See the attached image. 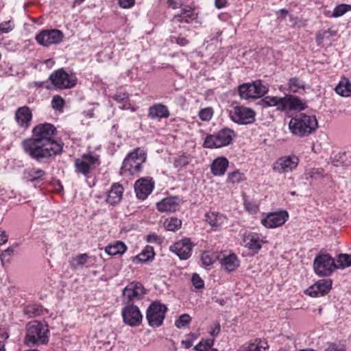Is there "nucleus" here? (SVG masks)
Here are the masks:
<instances>
[{"instance_id": "obj_1", "label": "nucleus", "mask_w": 351, "mask_h": 351, "mask_svg": "<svg viewBox=\"0 0 351 351\" xmlns=\"http://www.w3.org/2000/svg\"><path fill=\"white\" fill-rule=\"evenodd\" d=\"M56 128L51 123H41L32 130V137L22 142L25 152L36 161L45 163L62 152V145L53 139Z\"/></svg>"}, {"instance_id": "obj_2", "label": "nucleus", "mask_w": 351, "mask_h": 351, "mask_svg": "<svg viewBox=\"0 0 351 351\" xmlns=\"http://www.w3.org/2000/svg\"><path fill=\"white\" fill-rule=\"evenodd\" d=\"M264 108L275 107L279 112L288 113L291 111H302L307 108V105L302 99L292 95L284 97L268 95L262 99Z\"/></svg>"}, {"instance_id": "obj_3", "label": "nucleus", "mask_w": 351, "mask_h": 351, "mask_svg": "<svg viewBox=\"0 0 351 351\" xmlns=\"http://www.w3.org/2000/svg\"><path fill=\"white\" fill-rule=\"evenodd\" d=\"M318 128V121L314 114L299 113L289 123L290 132L298 137H306L314 133Z\"/></svg>"}, {"instance_id": "obj_4", "label": "nucleus", "mask_w": 351, "mask_h": 351, "mask_svg": "<svg viewBox=\"0 0 351 351\" xmlns=\"http://www.w3.org/2000/svg\"><path fill=\"white\" fill-rule=\"evenodd\" d=\"M25 343L28 345H40L47 343L49 341L47 326L38 321L30 322L27 325Z\"/></svg>"}, {"instance_id": "obj_5", "label": "nucleus", "mask_w": 351, "mask_h": 351, "mask_svg": "<svg viewBox=\"0 0 351 351\" xmlns=\"http://www.w3.org/2000/svg\"><path fill=\"white\" fill-rule=\"evenodd\" d=\"M234 132L228 128H223L213 134L207 135L203 146L206 148H220L230 145L234 137Z\"/></svg>"}, {"instance_id": "obj_6", "label": "nucleus", "mask_w": 351, "mask_h": 351, "mask_svg": "<svg viewBox=\"0 0 351 351\" xmlns=\"http://www.w3.org/2000/svg\"><path fill=\"white\" fill-rule=\"evenodd\" d=\"M146 161V154L140 148H136L130 153L124 159L121 171L122 173H128L133 175L139 172L141 165Z\"/></svg>"}, {"instance_id": "obj_7", "label": "nucleus", "mask_w": 351, "mask_h": 351, "mask_svg": "<svg viewBox=\"0 0 351 351\" xmlns=\"http://www.w3.org/2000/svg\"><path fill=\"white\" fill-rule=\"evenodd\" d=\"M167 311L166 305L159 301L151 303L146 311V318L149 325L154 328L160 326L163 323Z\"/></svg>"}, {"instance_id": "obj_8", "label": "nucleus", "mask_w": 351, "mask_h": 351, "mask_svg": "<svg viewBox=\"0 0 351 351\" xmlns=\"http://www.w3.org/2000/svg\"><path fill=\"white\" fill-rule=\"evenodd\" d=\"M313 269L317 276H328L337 269V265L328 254H319L314 259Z\"/></svg>"}, {"instance_id": "obj_9", "label": "nucleus", "mask_w": 351, "mask_h": 351, "mask_svg": "<svg viewBox=\"0 0 351 351\" xmlns=\"http://www.w3.org/2000/svg\"><path fill=\"white\" fill-rule=\"evenodd\" d=\"M49 80L51 84L59 89L72 88L77 84L75 75L68 73L63 69L53 72L49 76Z\"/></svg>"}, {"instance_id": "obj_10", "label": "nucleus", "mask_w": 351, "mask_h": 351, "mask_svg": "<svg viewBox=\"0 0 351 351\" xmlns=\"http://www.w3.org/2000/svg\"><path fill=\"white\" fill-rule=\"evenodd\" d=\"M239 94L242 99L258 98L268 92V88L260 81L245 83L239 86Z\"/></svg>"}, {"instance_id": "obj_11", "label": "nucleus", "mask_w": 351, "mask_h": 351, "mask_svg": "<svg viewBox=\"0 0 351 351\" xmlns=\"http://www.w3.org/2000/svg\"><path fill=\"white\" fill-rule=\"evenodd\" d=\"M230 119L240 125H247L255 121V112L251 108L237 106L229 110Z\"/></svg>"}, {"instance_id": "obj_12", "label": "nucleus", "mask_w": 351, "mask_h": 351, "mask_svg": "<svg viewBox=\"0 0 351 351\" xmlns=\"http://www.w3.org/2000/svg\"><path fill=\"white\" fill-rule=\"evenodd\" d=\"M100 164L99 157L97 154H84L81 158L75 160V171L88 176L90 171Z\"/></svg>"}, {"instance_id": "obj_13", "label": "nucleus", "mask_w": 351, "mask_h": 351, "mask_svg": "<svg viewBox=\"0 0 351 351\" xmlns=\"http://www.w3.org/2000/svg\"><path fill=\"white\" fill-rule=\"evenodd\" d=\"M146 290L140 282H131L123 290L122 302L125 304H133L141 300Z\"/></svg>"}, {"instance_id": "obj_14", "label": "nucleus", "mask_w": 351, "mask_h": 351, "mask_svg": "<svg viewBox=\"0 0 351 351\" xmlns=\"http://www.w3.org/2000/svg\"><path fill=\"white\" fill-rule=\"evenodd\" d=\"M121 315L123 322L132 327L139 326L143 320L139 308L134 304H125L122 308Z\"/></svg>"}, {"instance_id": "obj_15", "label": "nucleus", "mask_w": 351, "mask_h": 351, "mask_svg": "<svg viewBox=\"0 0 351 351\" xmlns=\"http://www.w3.org/2000/svg\"><path fill=\"white\" fill-rule=\"evenodd\" d=\"M63 38V33L56 29L42 30L36 36L38 43L45 47L58 44L62 40Z\"/></svg>"}, {"instance_id": "obj_16", "label": "nucleus", "mask_w": 351, "mask_h": 351, "mask_svg": "<svg viewBox=\"0 0 351 351\" xmlns=\"http://www.w3.org/2000/svg\"><path fill=\"white\" fill-rule=\"evenodd\" d=\"M193 245L191 239L184 238L169 246V251L176 254L181 260H187L192 254Z\"/></svg>"}, {"instance_id": "obj_17", "label": "nucleus", "mask_w": 351, "mask_h": 351, "mask_svg": "<svg viewBox=\"0 0 351 351\" xmlns=\"http://www.w3.org/2000/svg\"><path fill=\"white\" fill-rule=\"evenodd\" d=\"M289 219L286 210L270 213L261 219V223L267 228H276L282 226Z\"/></svg>"}, {"instance_id": "obj_18", "label": "nucleus", "mask_w": 351, "mask_h": 351, "mask_svg": "<svg viewBox=\"0 0 351 351\" xmlns=\"http://www.w3.org/2000/svg\"><path fill=\"white\" fill-rule=\"evenodd\" d=\"M299 159L295 156H288L278 158L273 166L274 171L279 173L292 171L296 168Z\"/></svg>"}, {"instance_id": "obj_19", "label": "nucleus", "mask_w": 351, "mask_h": 351, "mask_svg": "<svg viewBox=\"0 0 351 351\" xmlns=\"http://www.w3.org/2000/svg\"><path fill=\"white\" fill-rule=\"evenodd\" d=\"M332 288V280L322 279L309 287L305 293L311 297H320L327 294Z\"/></svg>"}, {"instance_id": "obj_20", "label": "nucleus", "mask_w": 351, "mask_h": 351, "mask_svg": "<svg viewBox=\"0 0 351 351\" xmlns=\"http://www.w3.org/2000/svg\"><path fill=\"white\" fill-rule=\"evenodd\" d=\"M33 114L30 108L27 106H22L15 111L14 119L18 126L26 130L30 126Z\"/></svg>"}, {"instance_id": "obj_21", "label": "nucleus", "mask_w": 351, "mask_h": 351, "mask_svg": "<svg viewBox=\"0 0 351 351\" xmlns=\"http://www.w3.org/2000/svg\"><path fill=\"white\" fill-rule=\"evenodd\" d=\"M266 242L263 237L256 232H246L243 236L245 246L255 253L258 252Z\"/></svg>"}, {"instance_id": "obj_22", "label": "nucleus", "mask_w": 351, "mask_h": 351, "mask_svg": "<svg viewBox=\"0 0 351 351\" xmlns=\"http://www.w3.org/2000/svg\"><path fill=\"white\" fill-rule=\"evenodd\" d=\"M154 183L149 179L141 178L134 184V190L138 199H145L152 192Z\"/></svg>"}, {"instance_id": "obj_23", "label": "nucleus", "mask_w": 351, "mask_h": 351, "mask_svg": "<svg viewBox=\"0 0 351 351\" xmlns=\"http://www.w3.org/2000/svg\"><path fill=\"white\" fill-rule=\"evenodd\" d=\"M205 221L214 230H217L227 223V217L219 213L208 212L205 215Z\"/></svg>"}, {"instance_id": "obj_24", "label": "nucleus", "mask_w": 351, "mask_h": 351, "mask_svg": "<svg viewBox=\"0 0 351 351\" xmlns=\"http://www.w3.org/2000/svg\"><path fill=\"white\" fill-rule=\"evenodd\" d=\"M180 202L176 197H169L157 203L156 207L161 213L175 212L179 208Z\"/></svg>"}, {"instance_id": "obj_25", "label": "nucleus", "mask_w": 351, "mask_h": 351, "mask_svg": "<svg viewBox=\"0 0 351 351\" xmlns=\"http://www.w3.org/2000/svg\"><path fill=\"white\" fill-rule=\"evenodd\" d=\"M123 188L119 183H114L112 185L110 191L108 192L106 202L110 205L119 204L122 199Z\"/></svg>"}, {"instance_id": "obj_26", "label": "nucleus", "mask_w": 351, "mask_h": 351, "mask_svg": "<svg viewBox=\"0 0 351 351\" xmlns=\"http://www.w3.org/2000/svg\"><path fill=\"white\" fill-rule=\"evenodd\" d=\"M229 162L225 157L215 158L210 165L212 173L215 176H223L227 170Z\"/></svg>"}, {"instance_id": "obj_27", "label": "nucleus", "mask_w": 351, "mask_h": 351, "mask_svg": "<svg viewBox=\"0 0 351 351\" xmlns=\"http://www.w3.org/2000/svg\"><path fill=\"white\" fill-rule=\"evenodd\" d=\"M148 117L152 119L167 118L169 117V112L166 106L157 104L149 108Z\"/></svg>"}, {"instance_id": "obj_28", "label": "nucleus", "mask_w": 351, "mask_h": 351, "mask_svg": "<svg viewBox=\"0 0 351 351\" xmlns=\"http://www.w3.org/2000/svg\"><path fill=\"white\" fill-rule=\"evenodd\" d=\"M221 267L228 272L235 271L240 265V261L234 254L224 256L221 260Z\"/></svg>"}, {"instance_id": "obj_29", "label": "nucleus", "mask_w": 351, "mask_h": 351, "mask_svg": "<svg viewBox=\"0 0 351 351\" xmlns=\"http://www.w3.org/2000/svg\"><path fill=\"white\" fill-rule=\"evenodd\" d=\"M197 18V14L191 9H182L180 14H176L172 21L173 23H189Z\"/></svg>"}, {"instance_id": "obj_30", "label": "nucleus", "mask_w": 351, "mask_h": 351, "mask_svg": "<svg viewBox=\"0 0 351 351\" xmlns=\"http://www.w3.org/2000/svg\"><path fill=\"white\" fill-rule=\"evenodd\" d=\"M127 250L125 243L120 241H117L112 244H110L105 247V252L108 255L115 256L123 254Z\"/></svg>"}, {"instance_id": "obj_31", "label": "nucleus", "mask_w": 351, "mask_h": 351, "mask_svg": "<svg viewBox=\"0 0 351 351\" xmlns=\"http://www.w3.org/2000/svg\"><path fill=\"white\" fill-rule=\"evenodd\" d=\"M155 253L154 247L147 245L142 252L134 258L136 263H146L154 258Z\"/></svg>"}, {"instance_id": "obj_32", "label": "nucleus", "mask_w": 351, "mask_h": 351, "mask_svg": "<svg viewBox=\"0 0 351 351\" xmlns=\"http://www.w3.org/2000/svg\"><path fill=\"white\" fill-rule=\"evenodd\" d=\"M336 93L343 97L351 95V83L346 78H343L335 88Z\"/></svg>"}, {"instance_id": "obj_33", "label": "nucleus", "mask_w": 351, "mask_h": 351, "mask_svg": "<svg viewBox=\"0 0 351 351\" xmlns=\"http://www.w3.org/2000/svg\"><path fill=\"white\" fill-rule=\"evenodd\" d=\"M89 258L90 256L86 253L77 255L70 261L71 267L73 269H77L83 267L88 263Z\"/></svg>"}, {"instance_id": "obj_34", "label": "nucleus", "mask_w": 351, "mask_h": 351, "mask_svg": "<svg viewBox=\"0 0 351 351\" xmlns=\"http://www.w3.org/2000/svg\"><path fill=\"white\" fill-rule=\"evenodd\" d=\"M288 87L291 92L299 93L305 89L306 84L300 78L294 77L289 80Z\"/></svg>"}, {"instance_id": "obj_35", "label": "nucleus", "mask_w": 351, "mask_h": 351, "mask_svg": "<svg viewBox=\"0 0 351 351\" xmlns=\"http://www.w3.org/2000/svg\"><path fill=\"white\" fill-rule=\"evenodd\" d=\"M27 178L29 182H35L43 179L45 175V171L41 169L32 168L27 170Z\"/></svg>"}, {"instance_id": "obj_36", "label": "nucleus", "mask_w": 351, "mask_h": 351, "mask_svg": "<svg viewBox=\"0 0 351 351\" xmlns=\"http://www.w3.org/2000/svg\"><path fill=\"white\" fill-rule=\"evenodd\" d=\"M182 221L176 217L166 219L164 221L165 228L168 231L175 232L180 228Z\"/></svg>"}, {"instance_id": "obj_37", "label": "nucleus", "mask_w": 351, "mask_h": 351, "mask_svg": "<svg viewBox=\"0 0 351 351\" xmlns=\"http://www.w3.org/2000/svg\"><path fill=\"white\" fill-rule=\"evenodd\" d=\"M337 269H344L351 266V254H341L338 256Z\"/></svg>"}, {"instance_id": "obj_38", "label": "nucleus", "mask_w": 351, "mask_h": 351, "mask_svg": "<svg viewBox=\"0 0 351 351\" xmlns=\"http://www.w3.org/2000/svg\"><path fill=\"white\" fill-rule=\"evenodd\" d=\"M237 351H267V350L265 346L247 343L241 346Z\"/></svg>"}, {"instance_id": "obj_39", "label": "nucleus", "mask_w": 351, "mask_h": 351, "mask_svg": "<svg viewBox=\"0 0 351 351\" xmlns=\"http://www.w3.org/2000/svg\"><path fill=\"white\" fill-rule=\"evenodd\" d=\"M114 99L119 104H121V106H119V108L122 109H126L129 106L128 103V94L126 93H119L114 95Z\"/></svg>"}, {"instance_id": "obj_40", "label": "nucleus", "mask_w": 351, "mask_h": 351, "mask_svg": "<svg viewBox=\"0 0 351 351\" xmlns=\"http://www.w3.org/2000/svg\"><path fill=\"white\" fill-rule=\"evenodd\" d=\"M41 313V308L38 305L32 304L27 306L24 308V313L29 317H36Z\"/></svg>"}, {"instance_id": "obj_41", "label": "nucleus", "mask_w": 351, "mask_h": 351, "mask_svg": "<svg viewBox=\"0 0 351 351\" xmlns=\"http://www.w3.org/2000/svg\"><path fill=\"white\" fill-rule=\"evenodd\" d=\"M350 10H351V5L340 4L334 8L332 16L334 17H339Z\"/></svg>"}, {"instance_id": "obj_42", "label": "nucleus", "mask_w": 351, "mask_h": 351, "mask_svg": "<svg viewBox=\"0 0 351 351\" xmlns=\"http://www.w3.org/2000/svg\"><path fill=\"white\" fill-rule=\"evenodd\" d=\"M245 179V177L242 173L239 171H234L230 172L228 175L227 181L228 182L234 184L239 183L243 181Z\"/></svg>"}, {"instance_id": "obj_43", "label": "nucleus", "mask_w": 351, "mask_h": 351, "mask_svg": "<svg viewBox=\"0 0 351 351\" xmlns=\"http://www.w3.org/2000/svg\"><path fill=\"white\" fill-rule=\"evenodd\" d=\"M191 322V317L188 314L181 315L175 322V326L178 328H182L186 326Z\"/></svg>"}, {"instance_id": "obj_44", "label": "nucleus", "mask_w": 351, "mask_h": 351, "mask_svg": "<svg viewBox=\"0 0 351 351\" xmlns=\"http://www.w3.org/2000/svg\"><path fill=\"white\" fill-rule=\"evenodd\" d=\"M65 104L64 99L60 95H55L53 97L51 100V107L57 110L62 109Z\"/></svg>"}, {"instance_id": "obj_45", "label": "nucleus", "mask_w": 351, "mask_h": 351, "mask_svg": "<svg viewBox=\"0 0 351 351\" xmlns=\"http://www.w3.org/2000/svg\"><path fill=\"white\" fill-rule=\"evenodd\" d=\"M213 114V110L211 108H206L200 110L199 112V117L204 121H208L211 119Z\"/></svg>"}, {"instance_id": "obj_46", "label": "nucleus", "mask_w": 351, "mask_h": 351, "mask_svg": "<svg viewBox=\"0 0 351 351\" xmlns=\"http://www.w3.org/2000/svg\"><path fill=\"white\" fill-rule=\"evenodd\" d=\"M14 252V247H9L6 250L0 252V259L2 262L8 261Z\"/></svg>"}, {"instance_id": "obj_47", "label": "nucleus", "mask_w": 351, "mask_h": 351, "mask_svg": "<svg viewBox=\"0 0 351 351\" xmlns=\"http://www.w3.org/2000/svg\"><path fill=\"white\" fill-rule=\"evenodd\" d=\"M201 260L202 264L206 267L210 266L215 261L213 256L206 252L202 253Z\"/></svg>"}, {"instance_id": "obj_48", "label": "nucleus", "mask_w": 351, "mask_h": 351, "mask_svg": "<svg viewBox=\"0 0 351 351\" xmlns=\"http://www.w3.org/2000/svg\"><path fill=\"white\" fill-rule=\"evenodd\" d=\"M146 241L150 243L160 244L162 242V238L155 232H152L146 236Z\"/></svg>"}, {"instance_id": "obj_49", "label": "nucleus", "mask_w": 351, "mask_h": 351, "mask_svg": "<svg viewBox=\"0 0 351 351\" xmlns=\"http://www.w3.org/2000/svg\"><path fill=\"white\" fill-rule=\"evenodd\" d=\"M14 28V25L10 21H5L0 23V32L7 34L11 32Z\"/></svg>"}, {"instance_id": "obj_50", "label": "nucleus", "mask_w": 351, "mask_h": 351, "mask_svg": "<svg viewBox=\"0 0 351 351\" xmlns=\"http://www.w3.org/2000/svg\"><path fill=\"white\" fill-rule=\"evenodd\" d=\"M192 283L196 289L203 288L204 282L198 274H193L191 278Z\"/></svg>"}, {"instance_id": "obj_51", "label": "nucleus", "mask_w": 351, "mask_h": 351, "mask_svg": "<svg viewBox=\"0 0 351 351\" xmlns=\"http://www.w3.org/2000/svg\"><path fill=\"white\" fill-rule=\"evenodd\" d=\"M221 326L219 322H216L213 323L209 330V334L213 337H216L220 332Z\"/></svg>"}, {"instance_id": "obj_52", "label": "nucleus", "mask_w": 351, "mask_h": 351, "mask_svg": "<svg viewBox=\"0 0 351 351\" xmlns=\"http://www.w3.org/2000/svg\"><path fill=\"white\" fill-rule=\"evenodd\" d=\"M190 162L189 157H180L178 160L175 161V166L176 167H180L183 166H186Z\"/></svg>"}, {"instance_id": "obj_53", "label": "nucleus", "mask_w": 351, "mask_h": 351, "mask_svg": "<svg viewBox=\"0 0 351 351\" xmlns=\"http://www.w3.org/2000/svg\"><path fill=\"white\" fill-rule=\"evenodd\" d=\"M135 3V0H119V5L125 9L132 8Z\"/></svg>"}, {"instance_id": "obj_54", "label": "nucleus", "mask_w": 351, "mask_h": 351, "mask_svg": "<svg viewBox=\"0 0 351 351\" xmlns=\"http://www.w3.org/2000/svg\"><path fill=\"white\" fill-rule=\"evenodd\" d=\"M278 19H283L289 14V11L285 9H280L276 12Z\"/></svg>"}, {"instance_id": "obj_55", "label": "nucleus", "mask_w": 351, "mask_h": 351, "mask_svg": "<svg viewBox=\"0 0 351 351\" xmlns=\"http://www.w3.org/2000/svg\"><path fill=\"white\" fill-rule=\"evenodd\" d=\"M167 4L170 8L176 9L181 5V2L179 0H167Z\"/></svg>"}, {"instance_id": "obj_56", "label": "nucleus", "mask_w": 351, "mask_h": 351, "mask_svg": "<svg viewBox=\"0 0 351 351\" xmlns=\"http://www.w3.org/2000/svg\"><path fill=\"white\" fill-rule=\"evenodd\" d=\"M178 45L180 46H186L189 43V40L183 37L174 38Z\"/></svg>"}, {"instance_id": "obj_57", "label": "nucleus", "mask_w": 351, "mask_h": 351, "mask_svg": "<svg viewBox=\"0 0 351 351\" xmlns=\"http://www.w3.org/2000/svg\"><path fill=\"white\" fill-rule=\"evenodd\" d=\"M8 241V235L5 230L0 229V245L5 243Z\"/></svg>"}, {"instance_id": "obj_58", "label": "nucleus", "mask_w": 351, "mask_h": 351, "mask_svg": "<svg viewBox=\"0 0 351 351\" xmlns=\"http://www.w3.org/2000/svg\"><path fill=\"white\" fill-rule=\"evenodd\" d=\"M325 351H346V350L335 344H331L325 350Z\"/></svg>"}, {"instance_id": "obj_59", "label": "nucleus", "mask_w": 351, "mask_h": 351, "mask_svg": "<svg viewBox=\"0 0 351 351\" xmlns=\"http://www.w3.org/2000/svg\"><path fill=\"white\" fill-rule=\"evenodd\" d=\"M195 351H207L208 349L204 344V341L199 342L194 348Z\"/></svg>"}, {"instance_id": "obj_60", "label": "nucleus", "mask_w": 351, "mask_h": 351, "mask_svg": "<svg viewBox=\"0 0 351 351\" xmlns=\"http://www.w3.org/2000/svg\"><path fill=\"white\" fill-rule=\"evenodd\" d=\"M181 344L185 348H190L193 346V341L191 339H185L181 341Z\"/></svg>"}, {"instance_id": "obj_61", "label": "nucleus", "mask_w": 351, "mask_h": 351, "mask_svg": "<svg viewBox=\"0 0 351 351\" xmlns=\"http://www.w3.org/2000/svg\"><path fill=\"white\" fill-rule=\"evenodd\" d=\"M226 0H215V6L218 9L223 8L226 5Z\"/></svg>"}, {"instance_id": "obj_62", "label": "nucleus", "mask_w": 351, "mask_h": 351, "mask_svg": "<svg viewBox=\"0 0 351 351\" xmlns=\"http://www.w3.org/2000/svg\"><path fill=\"white\" fill-rule=\"evenodd\" d=\"M202 341H204V344L205 345V346L208 350L209 348H210L214 345L215 339H206V340H202Z\"/></svg>"}, {"instance_id": "obj_63", "label": "nucleus", "mask_w": 351, "mask_h": 351, "mask_svg": "<svg viewBox=\"0 0 351 351\" xmlns=\"http://www.w3.org/2000/svg\"><path fill=\"white\" fill-rule=\"evenodd\" d=\"M322 40H323V37L319 35V34H317L316 36V41L317 43L319 45L322 43Z\"/></svg>"}, {"instance_id": "obj_64", "label": "nucleus", "mask_w": 351, "mask_h": 351, "mask_svg": "<svg viewBox=\"0 0 351 351\" xmlns=\"http://www.w3.org/2000/svg\"><path fill=\"white\" fill-rule=\"evenodd\" d=\"M0 351H5V343L3 341H0Z\"/></svg>"}]
</instances>
